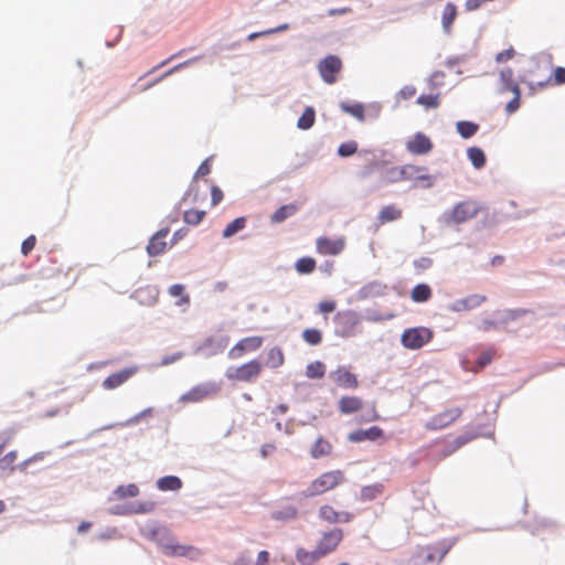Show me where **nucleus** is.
I'll use <instances>...</instances> for the list:
<instances>
[{
	"label": "nucleus",
	"mask_w": 565,
	"mask_h": 565,
	"mask_svg": "<svg viewBox=\"0 0 565 565\" xmlns=\"http://www.w3.org/2000/svg\"><path fill=\"white\" fill-rule=\"evenodd\" d=\"M142 535L156 542L167 556H189L193 557L196 554V550L193 546L181 545L177 543L174 536L170 530L162 525H150L142 529Z\"/></svg>",
	"instance_id": "obj_1"
},
{
	"label": "nucleus",
	"mask_w": 565,
	"mask_h": 565,
	"mask_svg": "<svg viewBox=\"0 0 565 565\" xmlns=\"http://www.w3.org/2000/svg\"><path fill=\"white\" fill-rule=\"evenodd\" d=\"M482 206L475 200H466L457 203L451 210L441 214L440 220L448 226L462 224L476 217Z\"/></svg>",
	"instance_id": "obj_2"
},
{
	"label": "nucleus",
	"mask_w": 565,
	"mask_h": 565,
	"mask_svg": "<svg viewBox=\"0 0 565 565\" xmlns=\"http://www.w3.org/2000/svg\"><path fill=\"white\" fill-rule=\"evenodd\" d=\"M531 312L530 309L525 308L497 310L492 313V317L483 318L478 329L484 332L497 330Z\"/></svg>",
	"instance_id": "obj_3"
},
{
	"label": "nucleus",
	"mask_w": 565,
	"mask_h": 565,
	"mask_svg": "<svg viewBox=\"0 0 565 565\" xmlns=\"http://www.w3.org/2000/svg\"><path fill=\"white\" fill-rule=\"evenodd\" d=\"M344 480L343 472L340 470H333L322 473L320 477L315 479L310 487L301 492L305 498L316 497L324 493L328 490L335 488Z\"/></svg>",
	"instance_id": "obj_4"
},
{
	"label": "nucleus",
	"mask_w": 565,
	"mask_h": 565,
	"mask_svg": "<svg viewBox=\"0 0 565 565\" xmlns=\"http://www.w3.org/2000/svg\"><path fill=\"white\" fill-rule=\"evenodd\" d=\"M457 537L444 539L434 545H426L418 548L416 558L423 564L440 562L456 544Z\"/></svg>",
	"instance_id": "obj_5"
},
{
	"label": "nucleus",
	"mask_w": 565,
	"mask_h": 565,
	"mask_svg": "<svg viewBox=\"0 0 565 565\" xmlns=\"http://www.w3.org/2000/svg\"><path fill=\"white\" fill-rule=\"evenodd\" d=\"M360 316L353 310L339 311L333 317L334 333L341 338H351L356 333Z\"/></svg>",
	"instance_id": "obj_6"
},
{
	"label": "nucleus",
	"mask_w": 565,
	"mask_h": 565,
	"mask_svg": "<svg viewBox=\"0 0 565 565\" xmlns=\"http://www.w3.org/2000/svg\"><path fill=\"white\" fill-rule=\"evenodd\" d=\"M262 369V362L254 359L241 366H230L225 372V376L231 381L254 382L258 379Z\"/></svg>",
	"instance_id": "obj_7"
},
{
	"label": "nucleus",
	"mask_w": 565,
	"mask_h": 565,
	"mask_svg": "<svg viewBox=\"0 0 565 565\" xmlns=\"http://www.w3.org/2000/svg\"><path fill=\"white\" fill-rule=\"evenodd\" d=\"M433 331L426 327H414L404 330L401 337V343L409 350H418L431 341Z\"/></svg>",
	"instance_id": "obj_8"
},
{
	"label": "nucleus",
	"mask_w": 565,
	"mask_h": 565,
	"mask_svg": "<svg viewBox=\"0 0 565 565\" xmlns=\"http://www.w3.org/2000/svg\"><path fill=\"white\" fill-rule=\"evenodd\" d=\"M221 391V384L209 381L200 383L189 390L186 393L182 394L179 398L180 403H199L209 397L215 396Z\"/></svg>",
	"instance_id": "obj_9"
},
{
	"label": "nucleus",
	"mask_w": 565,
	"mask_h": 565,
	"mask_svg": "<svg viewBox=\"0 0 565 565\" xmlns=\"http://www.w3.org/2000/svg\"><path fill=\"white\" fill-rule=\"evenodd\" d=\"M366 160L371 171H377L381 181L384 183H394L402 180L401 167L391 166L386 160H379L375 152H372V158Z\"/></svg>",
	"instance_id": "obj_10"
},
{
	"label": "nucleus",
	"mask_w": 565,
	"mask_h": 565,
	"mask_svg": "<svg viewBox=\"0 0 565 565\" xmlns=\"http://www.w3.org/2000/svg\"><path fill=\"white\" fill-rule=\"evenodd\" d=\"M228 335H211L203 340V342L196 345L193 350V354L202 355L204 358H211L218 353H222L228 345Z\"/></svg>",
	"instance_id": "obj_11"
},
{
	"label": "nucleus",
	"mask_w": 565,
	"mask_h": 565,
	"mask_svg": "<svg viewBox=\"0 0 565 565\" xmlns=\"http://www.w3.org/2000/svg\"><path fill=\"white\" fill-rule=\"evenodd\" d=\"M342 61L335 55H328L318 64V71L327 84H334L342 71Z\"/></svg>",
	"instance_id": "obj_12"
},
{
	"label": "nucleus",
	"mask_w": 565,
	"mask_h": 565,
	"mask_svg": "<svg viewBox=\"0 0 565 565\" xmlns=\"http://www.w3.org/2000/svg\"><path fill=\"white\" fill-rule=\"evenodd\" d=\"M461 414L462 409L460 407L447 408L427 420L425 428L427 430L444 429L455 423L461 416Z\"/></svg>",
	"instance_id": "obj_13"
},
{
	"label": "nucleus",
	"mask_w": 565,
	"mask_h": 565,
	"mask_svg": "<svg viewBox=\"0 0 565 565\" xmlns=\"http://www.w3.org/2000/svg\"><path fill=\"white\" fill-rule=\"evenodd\" d=\"M388 286L380 280H371L363 285L353 295V299L355 301H364L369 299H374L379 297H384L387 295Z\"/></svg>",
	"instance_id": "obj_14"
},
{
	"label": "nucleus",
	"mask_w": 565,
	"mask_h": 565,
	"mask_svg": "<svg viewBox=\"0 0 565 565\" xmlns=\"http://www.w3.org/2000/svg\"><path fill=\"white\" fill-rule=\"evenodd\" d=\"M426 167H417L413 164H405L401 167L402 180H415L425 181L423 185L425 189H429L434 185L435 179L427 173Z\"/></svg>",
	"instance_id": "obj_15"
},
{
	"label": "nucleus",
	"mask_w": 565,
	"mask_h": 565,
	"mask_svg": "<svg viewBox=\"0 0 565 565\" xmlns=\"http://www.w3.org/2000/svg\"><path fill=\"white\" fill-rule=\"evenodd\" d=\"M139 369L140 367L138 365H131V366L125 367L116 373L110 374L103 381V383H102L103 388L110 391V390H115V388L121 386L129 379H131L135 374H137Z\"/></svg>",
	"instance_id": "obj_16"
},
{
	"label": "nucleus",
	"mask_w": 565,
	"mask_h": 565,
	"mask_svg": "<svg viewBox=\"0 0 565 565\" xmlns=\"http://www.w3.org/2000/svg\"><path fill=\"white\" fill-rule=\"evenodd\" d=\"M262 337H248L239 340L228 352V358L232 360L238 359L247 351H256L262 347Z\"/></svg>",
	"instance_id": "obj_17"
},
{
	"label": "nucleus",
	"mask_w": 565,
	"mask_h": 565,
	"mask_svg": "<svg viewBox=\"0 0 565 565\" xmlns=\"http://www.w3.org/2000/svg\"><path fill=\"white\" fill-rule=\"evenodd\" d=\"M484 301H487L486 296L479 295V294H472L466 298L457 299L454 302L449 303L448 309L452 312L472 310L475 308L480 307Z\"/></svg>",
	"instance_id": "obj_18"
},
{
	"label": "nucleus",
	"mask_w": 565,
	"mask_h": 565,
	"mask_svg": "<svg viewBox=\"0 0 565 565\" xmlns=\"http://www.w3.org/2000/svg\"><path fill=\"white\" fill-rule=\"evenodd\" d=\"M343 532L341 529H333L327 533L323 534L322 539L319 541L317 547L321 552L323 556L328 555L332 551L335 550V547L339 545V543L342 541Z\"/></svg>",
	"instance_id": "obj_19"
},
{
	"label": "nucleus",
	"mask_w": 565,
	"mask_h": 565,
	"mask_svg": "<svg viewBox=\"0 0 565 565\" xmlns=\"http://www.w3.org/2000/svg\"><path fill=\"white\" fill-rule=\"evenodd\" d=\"M169 227L166 226L158 232H156L149 239L147 245V254L151 257L161 255L167 247V242H164L166 236L169 234Z\"/></svg>",
	"instance_id": "obj_20"
},
{
	"label": "nucleus",
	"mask_w": 565,
	"mask_h": 565,
	"mask_svg": "<svg viewBox=\"0 0 565 565\" xmlns=\"http://www.w3.org/2000/svg\"><path fill=\"white\" fill-rule=\"evenodd\" d=\"M318 253L322 255H339L345 246L343 238L331 239L319 237L316 242Z\"/></svg>",
	"instance_id": "obj_21"
},
{
	"label": "nucleus",
	"mask_w": 565,
	"mask_h": 565,
	"mask_svg": "<svg viewBox=\"0 0 565 565\" xmlns=\"http://www.w3.org/2000/svg\"><path fill=\"white\" fill-rule=\"evenodd\" d=\"M330 377H332L334 382L343 388H356L359 385L356 376L343 366L331 372Z\"/></svg>",
	"instance_id": "obj_22"
},
{
	"label": "nucleus",
	"mask_w": 565,
	"mask_h": 565,
	"mask_svg": "<svg viewBox=\"0 0 565 565\" xmlns=\"http://www.w3.org/2000/svg\"><path fill=\"white\" fill-rule=\"evenodd\" d=\"M383 436V429L372 426L367 429H358L349 434L348 439L351 443H362L364 440H377Z\"/></svg>",
	"instance_id": "obj_23"
},
{
	"label": "nucleus",
	"mask_w": 565,
	"mask_h": 565,
	"mask_svg": "<svg viewBox=\"0 0 565 565\" xmlns=\"http://www.w3.org/2000/svg\"><path fill=\"white\" fill-rule=\"evenodd\" d=\"M152 412H153L152 407H147V408L142 409L141 412L137 413L136 415H134L132 417L126 419L125 422H120V423H115V424H109V425L103 426V427L92 431L89 434V436H92V435H94V434H96L98 431H102V430L111 429V428L117 427V426H120V427L134 426V425L138 424L142 418L151 416Z\"/></svg>",
	"instance_id": "obj_24"
},
{
	"label": "nucleus",
	"mask_w": 565,
	"mask_h": 565,
	"mask_svg": "<svg viewBox=\"0 0 565 565\" xmlns=\"http://www.w3.org/2000/svg\"><path fill=\"white\" fill-rule=\"evenodd\" d=\"M135 297L142 305L153 306L158 301L159 289L154 286H147L145 288H140V289L136 290Z\"/></svg>",
	"instance_id": "obj_25"
},
{
	"label": "nucleus",
	"mask_w": 565,
	"mask_h": 565,
	"mask_svg": "<svg viewBox=\"0 0 565 565\" xmlns=\"http://www.w3.org/2000/svg\"><path fill=\"white\" fill-rule=\"evenodd\" d=\"M298 509L292 504L281 505L270 512V519L275 521L288 522L296 519Z\"/></svg>",
	"instance_id": "obj_26"
},
{
	"label": "nucleus",
	"mask_w": 565,
	"mask_h": 565,
	"mask_svg": "<svg viewBox=\"0 0 565 565\" xmlns=\"http://www.w3.org/2000/svg\"><path fill=\"white\" fill-rule=\"evenodd\" d=\"M457 7L452 2L446 3L441 14V25L446 34H450L452 31V24L457 18Z\"/></svg>",
	"instance_id": "obj_27"
},
{
	"label": "nucleus",
	"mask_w": 565,
	"mask_h": 565,
	"mask_svg": "<svg viewBox=\"0 0 565 565\" xmlns=\"http://www.w3.org/2000/svg\"><path fill=\"white\" fill-rule=\"evenodd\" d=\"M298 212V205L296 203H289L277 209L270 216L273 224H279L287 218L294 216Z\"/></svg>",
	"instance_id": "obj_28"
},
{
	"label": "nucleus",
	"mask_w": 565,
	"mask_h": 565,
	"mask_svg": "<svg viewBox=\"0 0 565 565\" xmlns=\"http://www.w3.org/2000/svg\"><path fill=\"white\" fill-rule=\"evenodd\" d=\"M362 407V399L356 396H342L339 401V411L342 414L351 415Z\"/></svg>",
	"instance_id": "obj_29"
},
{
	"label": "nucleus",
	"mask_w": 565,
	"mask_h": 565,
	"mask_svg": "<svg viewBox=\"0 0 565 565\" xmlns=\"http://www.w3.org/2000/svg\"><path fill=\"white\" fill-rule=\"evenodd\" d=\"M562 85L565 84V67L557 66L554 72L553 76L548 77L545 81H531V86H539L541 88L547 86V85Z\"/></svg>",
	"instance_id": "obj_30"
},
{
	"label": "nucleus",
	"mask_w": 565,
	"mask_h": 565,
	"mask_svg": "<svg viewBox=\"0 0 565 565\" xmlns=\"http://www.w3.org/2000/svg\"><path fill=\"white\" fill-rule=\"evenodd\" d=\"M324 557L319 548H316L311 552L306 551L305 548H298L296 551V558L301 565H313L317 561Z\"/></svg>",
	"instance_id": "obj_31"
},
{
	"label": "nucleus",
	"mask_w": 565,
	"mask_h": 565,
	"mask_svg": "<svg viewBox=\"0 0 565 565\" xmlns=\"http://www.w3.org/2000/svg\"><path fill=\"white\" fill-rule=\"evenodd\" d=\"M182 480L177 476H164L157 480V488L161 491H178L182 488Z\"/></svg>",
	"instance_id": "obj_32"
},
{
	"label": "nucleus",
	"mask_w": 565,
	"mask_h": 565,
	"mask_svg": "<svg viewBox=\"0 0 565 565\" xmlns=\"http://www.w3.org/2000/svg\"><path fill=\"white\" fill-rule=\"evenodd\" d=\"M332 445L323 437H319L310 449V456L313 459H319L330 455Z\"/></svg>",
	"instance_id": "obj_33"
},
{
	"label": "nucleus",
	"mask_w": 565,
	"mask_h": 565,
	"mask_svg": "<svg viewBox=\"0 0 565 565\" xmlns=\"http://www.w3.org/2000/svg\"><path fill=\"white\" fill-rule=\"evenodd\" d=\"M414 302H426L431 298V288L427 284H417L411 292Z\"/></svg>",
	"instance_id": "obj_34"
},
{
	"label": "nucleus",
	"mask_w": 565,
	"mask_h": 565,
	"mask_svg": "<svg viewBox=\"0 0 565 565\" xmlns=\"http://www.w3.org/2000/svg\"><path fill=\"white\" fill-rule=\"evenodd\" d=\"M401 216H402V211L399 209H397L394 205H386L380 211L377 220L381 223H387V222L396 221V220L401 218Z\"/></svg>",
	"instance_id": "obj_35"
},
{
	"label": "nucleus",
	"mask_w": 565,
	"mask_h": 565,
	"mask_svg": "<svg viewBox=\"0 0 565 565\" xmlns=\"http://www.w3.org/2000/svg\"><path fill=\"white\" fill-rule=\"evenodd\" d=\"M467 156L476 169H481L486 164V154L482 149L478 147H470L467 149Z\"/></svg>",
	"instance_id": "obj_36"
},
{
	"label": "nucleus",
	"mask_w": 565,
	"mask_h": 565,
	"mask_svg": "<svg viewBox=\"0 0 565 565\" xmlns=\"http://www.w3.org/2000/svg\"><path fill=\"white\" fill-rule=\"evenodd\" d=\"M457 131L463 139H469L476 135V132L479 129V126L476 122L472 121H458L457 125Z\"/></svg>",
	"instance_id": "obj_37"
},
{
	"label": "nucleus",
	"mask_w": 565,
	"mask_h": 565,
	"mask_svg": "<svg viewBox=\"0 0 565 565\" xmlns=\"http://www.w3.org/2000/svg\"><path fill=\"white\" fill-rule=\"evenodd\" d=\"M139 494V488L135 483L127 486H118L114 491L113 495L116 499L135 498Z\"/></svg>",
	"instance_id": "obj_38"
},
{
	"label": "nucleus",
	"mask_w": 565,
	"mask_h": 565,
	"mask_svg": "<svg viewBox=\"0 0 565 565\" xmlns=\"http://www.w3.org/2000/svg\"><path fill=\"white\" fill-rule=\"evenodd\" d=\"M245 226H246V217H244V216L237 217L226 225V227L224 228V231L222 233V236L224 238L232 237L239 231L244 230Z\"/></svg>",
	"instance_id": "obj_39"
},
{
	"label": "nucleus",
	"mask_w": 565,
	"mask_h": 565,
	"mask_svg": "<svg viewBox=\"0 0 565 565\" xmlns=\"http://www.w3.org/2000/svg\"><path fill=\"white\" fill-rule=\"evenodd\" d=\"M500 79L502 83V88L504 90L513 92V90L520 89L518 83H515L513 79V71L511 68H509V67L503 68L500 72Z\"/></svg>",
	"instance_id": "obj_40"
},
{
	"label": "nucleus",
	"mask_w": 565,
	"mask_h": 565,
	"mask_svg": "<svg viewBox=\"0 0 565 565\" xmlns=\"http://www.w3.org/2000/svg\"><path fill=\"white\" fill-rule=\"evenodd\" d=\"M284 364V354L280 348L274 347L268 351L266 365L277 369Z\"/></svg>",
	"instance_id": "obj_41"
},
{
	"label": "nucleus",
	"mask_w": 565,
	"mask_h": 565,
	"mask_svg": "<svg viewBox=\"0 0 565 565\" xmlns=\"http://www.w3.org/2000/svg\"><path fill=\"white\" fill-rule=\"evenodd\" d=\"M198 194H199V185H198L196 179L193 178L188 190L183 194V196L178 205H180L182 202H186L190 199L192 202H195L198 200ZM178 209H180V206H178ZM178 213H179V210H177L175 215L172 218V222L178 220Z\"/></svg>",
	"instance_id": "obj_42"
},
{
	"label": "nucleus",
	"mask_w": 565,
	"mask_h": 565,
	"mask_svg": "<svg viewBox=\"0 0 565 565\" xmlns=\"http://www.w3.org/2000/svg\"><path fill=\"white\" fill-rule=\"evenodd\" d=\"M316 119V111L312 107H307L302 115L299 117L297 126L300 129H309L312 127Z\"/></svg>",
	"instance_id": "obj_43"
},
{
	"label": "nucleus",
	"mask_w": 565,
	"mask_h": 565,
	"mask_svg": "<svg viewBox=\"0 0 565 565\" xmlns=\"http://www.w3.org/2000/svg\"><path fill=\"white\" fill-rule=\"evenodd\" d=\"M295 268L301 275L311 274L316 268V260L311 257H301L296 262Z\"/></svg>",
	"instance_id": "obj_44"
},
{
	"label": "nucleus",
	"mask_w": 565,
	"mask_h": 565,
	"mask_svg": "<svg viewBox=\"0 0 565 565\" xmlns=\"http://www.w3.org/2000/svg\"><path fill=\"white\" fill-rule=\"evenodd\" d=\"M326 373V365L321 361H315L307 365L306 376L308 379H321Z\"/></svg>",
	"instance_id": "obj_45"
},
{
	"label": "nucleus",
	"mask_w": 565,
	"mask_h": 565,
	"mask_svg": "<svg viewBox=\"0 0 565 565\" xmlns=\"http://www.w3.org/2000/svg\"><path fill=\"white\" fill-rule=\"evenodd\" d=\"M156 508L153 501H134L129 502V509L132 510V514H145L152 512Z\"/></svg>",
	"instance_id": "obj_46"
},
{
	"label": "nucleus",
	"mask_w": 565,
	"mask_h": 565,
	"mask_svg": "<svg viewBox=\"0 0 565 565\" xmlns=\"http://www.w3.org/2000/svg\"><path fill=\"white\" fill-rule=\"evenodd\" d=\"M382 491H383V486L381 483L365 486L361 489V500L362 501L374 500Z\"/></svg>",
	"instance_id": "obj_47"
},
{
	"label": "nucleus",
	"mask_w": 565,
	"mask_h": 565,
	"mask_svg": "<svg viewBox=\"0 0 565 565\" xmlns=\"http://www.w3.org/2000/svg\"><path fill=\"white\" fill-rule=\"evenodd\" d=\"M184 286L181 284H175L169 287V295L171 297H180V299L177 301V306L188 305L190 302V297L188 295H184Z\"/></svg>",
	"instance_id": "obj_48"
},
{
	"label": "nucleus",
	"mask_w": 565,
	"mask_h": 565,
	"mask_svg": "<svg viewBox=\"0 0 565 565\" xmlns=\"http://www.w3.org/2000/svg\"><path fill=\"white\" fill-rule=\"evenodd\" d=\"M341 108L343 111L350 114L359 120L364 119V106L360 103L347 104L342 103Z\"/></svg>",
	"instance_id": "obj_49"
},
{
	"label": "nucleus",
	"mask_w": 565,
	"mask_h": 565,
	"mask_svg": "<svg viewBox=\"0 0 565 565\" xmlns=\"http://www.w3.org/2000/svg\"><path fill=\"white\" fill-rule=\"evenodd\" d=\"M302 339L310 345H318L322 341V333L320 330L315 328L306 329L302 332Z\"/></svg>",
	"instance_id": "obj_50"
},
{
	"label": "nucleus",
	"mask_w": 565,
	"mask_h": 565,
	"mask_svg": "<svg viewBox=\"0 0 565 565\" xmlns=\"http://www.w3.org/2000/svg\"><path fill=\"white\" fill-rule=\"evenodd\" d=\"M319 516L322 520L327 521L328 523H338L339 521L338 511H335L332 507L327 504L320 507Z\"/></svg>",
	"instance_id": "obj_51"
},
{
	"label": "nucleus",
	"mask_w": 565,
	"mask_h": 565,
	"mask_svg": "<svg viewBox=\"0 0 565 565\" xmlns=\"http://www.w3.org/2000/svg\"><path fill=\"white\" fill-rule=\"evenodd\" d=\"M204 215V211L188 210L183 214V220L189 225H198L203 220Z\"/></svg>",
	"instance_id": "obj_52"
},
{
	"label": "nucleus",
	"mask_w": 565,
	"mask_h": 565,
	"mask_svg": "<svg viewBox=\"0 0 565 565\" xmlns=\"http://www.w3.org/2000/svg\"><path fill=\"white\" fill-rule=\"evenodd\" d=\"M417 104L424 106L426 109L437 108L439 106V95H420L417 98Z\"/></svg>",
	"instance_id": "obj_53"
},
{
	"label": "nucleus",
	"mask_w": 565,
	"mask_h": 565,
	"mask_svg": "<svg viewBox=\"0 0 565 565\" xmlns=\"http://www.w3.org/2000/svg\"><path fill=\"white\" fill-rule=\"evenodd\" d=\"M407 150L412 154L423 156L433 149V143H406Z\"/></svg>",
	"instance_id": "obj_54"
},
{
	"label": "nucleus",
	"mask_w": 565,
	"mask_h": 565,
	"mask_svg": "<svg viewBox=\"0 0 565 565\" xmlns=\"http://www.w3.org/2000/svg\"><path fill=\"white\" fill-rule=\"evenodd\" d=\"M15 459H17V451L15 450L9 451L6 456L0 458V470L9 469L10 471H13L14 467H12V463L15 461Z\"/></svg>",
	"instance_id": "obj_55"
},
{
	"label": "nucleus",
	"mask_w": 565,
	"mask_h": 565,
	"mask_svg": "<svg viewBox=\"0 0 565 565\" xmlns=\"http://www.w3.org/2000/svg\"><path fill=\"white\" fill-rule=\"evenodd\" d=\"M395 317L394 313L390 312L386 315H381L375 311L367 310L364 319L369 322H382L386 320H391Z\"/></svg>",
	"instance_id": "obj_56"
},
{
	"label": "nucleus",
	"mask_w": 565,
	"mask_h": 565,
	"mask_svg": "<svg viewBox=\"0 0 565 565\" xmlns=\"http://www.w3.org/2000/svg\"><path fill=\"white\" fill-rule=\"evenodd\" d=\"M492 359H493V352L491 350H486L480 353V355L478 356L476 362H477L478 367L482 369V367L487 366L488 364H490L492 362Z\"/></svg>",
	"instance_id": "obj_57"
},
{
	"label": "nucleus",
	"mask_w": 565,
	"mask_h": 565,
	"mask_svg": "<svg viewBox=\"0 0 565 565\" xmlns=\"http://www.w3.org/2000/svg\"><path fill=\"white\" fill-rule=\"evenodd\" d=\"M514 55H515V51L512 46H510L509 49L499 52L495 55V61L498 63H504V62L512 60L514 57Z\"/></svg>",
	"instance_id": "obj_58"
},
{
	"label": "nucleus",
	"mask_w": 565,
	"mask_h": 565,
	"mask_svg": "<svg viewBox=\"0 0 565 565\" xmlns=\"http://www.w3.org/2000/svg\"><path fill=\"white\" fill-rule=\"evenodd\" d=\"M356 143H340L338 154L341 157H349L356 152Z\"/></svg>",
	"instance_id": "obj_59"
},
{
	"label": "nucleus",
	"mask_w": 565,
	"mask_h": 565,
	"mask_svg": "<svg viewBox=\"0 0 565 565\" xmlns=\"http://www.w3.org/2000/svg\"><path fill=\"white\" fill-rule=\"evenodd\" d=\"M211 158H206L198 168L196 172L194 173L193 178L198 179L199 177H205L211 172V164H210Z\"/></svg>",
	"instance_id": "obj_60"
},
{
	"label": "nucleus",
	"mask_w": 565,
	"mask_h": 565,
	"mask_svg": "<svg viewBox=\"0 0 565 565\" xmlns=\"http://www.w3.org/2000/svg\"><path fill=\"white\" fill-rule=\"evenodd\" d=\"M36 238L34 235L26 237L21 244V253L28 255L35 246Z\"/></svg>",
	"instance_id": "obj_61"
},
{
	"label": "nucleus",
	"mask_w": 565,
	"mask_h": 565,
	"mask_svg": "<svg viewBox=\"0 0 565 565\" xmlns=\"http://www.w3.org/2000/svg\"><path fill=\"white\" fill-rule=\"evenodd\" d=\"M110 513L114 515H127L132 514V510L129 509V502L125 504H117L110 509Z\"/></svg>",
	"instance_id": "obj_62"
},
{
	"label": "nucleus",
	"mask_w": 565,
	"mask_h": 565,
	"mask_svg": "<svg viewBox=\"0 0 565 565\" xmlns=\"http://www.w3.org/2000/svg\"><path fill=\"white\" fill-rule=\"evenodd\" d=\"M512 93L514 94V97L507 105V111L510 114L514 113L520 107V96H521L520 89L513 90Z\"/></svg>",
	"instance_id": "obj_63"
},
{
	"label": "nucleus",
	"mask_w": 565,
	"mask_h": 565,
	"mask_svg": "<svg viewBox=\"0 0 565 565\" xmlns=\"http://www.w3.org/2000/svg\"><path fill=\"white\" fill-rule=\"evenodd\" d=\"M413 265L417 269L426 270L431 267L433 259L429 257H420V258L414 259Z\"/></svg>",
	"instance_id": "obj_64"
}]
</instances>
